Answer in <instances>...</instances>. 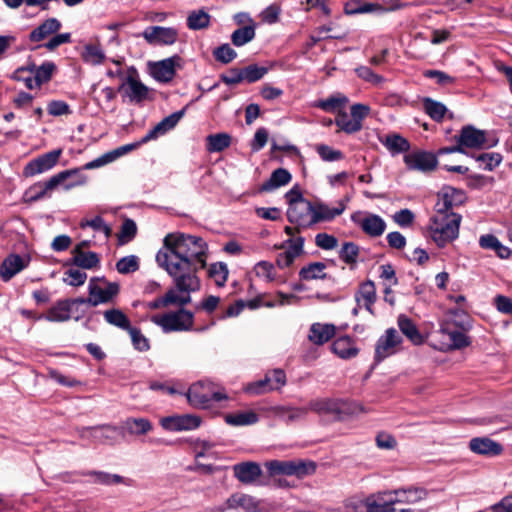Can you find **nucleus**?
<instances>
[{"label":"nucleus","mask_w":512,"mask_h":512,"mask_svg":"<svg viewBox=\"0 0 512 512\" xmlns=\"http://www.w3.org/2000/svg\"><path fill=\"white\" fill-rule=\"evenodd\" d=\"M201 422V418L193 414L171 415L160 419L162 428L172 432L195 430Z\"/></svg>","instance_id":"ddd939ff"},{"label":"nucleus","mask_w":512,"mask_h":512,"mask_svg":"<svg viewBox=\"0 0 512 512\" xmlns=\"http://www.w3.org/2000/svg\"><path fill=\"white\" fill-rule=\"evenodd\" d=\"M244 391L250 395H262L274 391L271 385V375L266 373L263 379L248 383Z\"/></svg>","instance_id":"49530a36"},{"label":"nucleus","mask_w":512,"mask_h":512,"mask_svg":"<svg viewBox=\"0 0 512 512\" xmlns=\"http://www.w3.org/2000/svg\"><path fill=\"white\" fill-rule=\"evenodd\" d=\"M180 57L172 56L149 65L150 74L158 82H170L176 73V66L179 65Z\"/></svg>","instance_id":"412c9836"},{"label":"nucleus","mask_w":512,"mask_h":512,"mask_svg":"<svg viewBox=\"0 0 512 512\" xmlns=\"http://www.w3.org/2000/svg\"><path fill=\"white\" fill-rule=\"evenodd\" d=\"M119 91L129 98L130 102L141 103L148 97V87L137 77L136 71L132 70L125 81L119 86Z\"/></svg>","instance_id":"f3484780"},{"label":"nucleus","mask_w":512,"mask_h":512,"mask_svg":"<svg viewBox=\"0 0 512 512\" xmlns=\"http://www.w3.org/2000/svg\"><path fill=\"white\" fill-rule=\"evenodd\" d=\"M332 351L342 359H350L355 357L359 350L353 339L349 336L337 338L331 345Z\"/></svg>","instance_id":"473e14b6"},{"label":"nucleus","mask_w":512,"mask_h":512,"mask_svg":"<svg viewBox=\"0 0 512 512\" xmlns=\"http://www.w3.org/2000/svg\"><path fill=\"white\" fill-rule=\"evenodd\" d=\"M142 36L151 45H172L178 39V30L174 27L150 26Z\"/></svg>","instance_id":"a211bd4d"},{"label":"nucleus","mask_w":512,"mask_h":512,"mask_svg":"<svg viewBox=\"0 0 512 512\" xmlns=\"http://www.w3.org/2000/svg\"><path fill=\"white\" fill-rule=\"evenodd\" d=\"M445 322H450V326L467 331L471 328V321L467 313L463 309L450 310L448 319Z\"/></svg>","instance_id":"09e8293b"},{"label":"nucleus","mask_w":512,"mask_h":512,"mask_svg":"<svg viewBox=\"0 0 512 512\" xmlns=\"http://www.w3.org/2000/svg\"><path fill=\"white\" fill-rule=\"evenodd\" d=\"M404 162L408 169L417 170L423 173L433 171L438 164L435 154L428 151H412L404 156Z\"/></svg>","instance_id":"4468645a"},{"label":"nucleus","mask_w":512,"mask_h":512,"mask_svg":"<svg viewBox=\"0 0 512 512\" xmlns=\"http://www.w3.org/2000/svg\"><path fill=\"white\" fill-rule=\"evenodd\" d=\"M61 153V149L52 150L31 160L24 168V175L32 177L52 169L57 164Z\"/></svg>","instance_id":"6ab92c4d"},{"label":"nucleus","mask_w":512,"mask_h":512,"mask_svg":"<svg viewBox=\"0 0 512 512\" xmlns=\"http://www.w3.org/2000/svg\"><path fill=\"white\" fill-rule=\"evenodd\" d=\"M116 269L120 274H130L139 269V258L135 255L125 256L116 263Z\"/></svg>","instance_id":"680f3d73"},{"label":"nucleus","mask_w":512,"mask_h":512,"mask_svg":"<svg viewBox=\"0 0 512 512\" xmlns=\"http://www.w3.org/2000/svg\"><path fill=\"white\" fill-rule=\"evenodd\" d=\"M87 274L79 269H69L65 272L63 281L70 286H81L85 283Z\"/></svg>","instance_id":"338daca9"},{"label":"nucleus","mask_w":512,"mask_h":512,"mask_svg":"<svg viewBox=\"0 0 512 512\" xmlns=\"http://www.w3.org/2000/svg\"><path fill=\"white\" fill-rule=\"evenodd\" d=\"M216 447V443L211 440L197 439L193 443V449L195 451V458H216V454L214 452V448Z\"/></svg>","instance_id":"6e6d98bb"},{"label":"nucleus","mask_w":512,"mask_h":512,"mask_svg":"<svg viewBox=\"0 0 512 512\" xmlns=\"http://www.w3.org/2000/svg\"><path fill=\"white\" fill-rule=\"evenodd\" d=\"M461 220L458 213L435 211L427 226V236L437 247L443 248L458 238Z\"/></svg>","instance_id":"f03ea898"},{"label":"nucleus","mask_w":512,"mask_h":512,"mask_svg":"<svg viewBox=\"0 0 512 512\" xmlns=\"http://www.w3.org/2000/svg\"><path fill=\"white\" fill-rule=\"evenodd\" d=\"M104 320L117 328H120L122 330H130L131 324L129 318L126 316V314L117 308H112L105 310L103 312Z\"/></svg>","instance_id":"a19ab883"},{"label":"nucleus","mask_w":512,"mask_h":512,"mask_svg":"<svg viewBox=\"0 0 512 512\" xmlns=\"http://www.w3.org/2000/svg\"><path fill=\"white\" fill-rule=\"evenodd\" d=\"M359 306L363 305L366 310L373 313L372 306L376 301V288L372 281L362 283L355 294Z\"/></svg>","instance_id":"72a5a7b5"},{"label":"nucleus","mask_w":512,"mask_h":512,"mask_svg":"<svg viewBox=\"0 0 512 512\" xmlns=\"http://www.w3.org/2000/svg\"><path fill=\"white\" fill-rule=\"evenodd\" d=\"M151 321L161 327L165 333L174 331H190L194 326V314L180 307L179 310L162 315H154Z\"/></svg>","instance_id":"423d86ee"},{"label":"nucleus","mask_w":512,"mask_h":512,"mask_svg":"<svg viewBox=\"0 0 512 512\" xmlns=\"http://www.w3.org/2000/svg\"><path fill=\"white\" fill-rule=\"evenodd\" d=\"M74 303H84V300H59L40 318H44L49 322L68 321L71 318V307Z\"/></svg>","instance_id":"b1692460"},{"label":"nucleus","mask_w":512,"mask_h":512,"mask_svg":"<svg viewBox=\"0 0 512 512\" xmlns=\"http://www.w3.org/2000/svg\"><path fill=\"white\" fill-rule=\"evenodd\" d=\"M81 58L86 64L96 66L102 64L106 57L99 45L87 44L83 47Z\"/></svg>","instance_id":"37998d69"},{"label":"nucleus","mask_w":512,"mask_h":512,"mask_svg":"<svg viewBox=\"0 0 512 512\" xmlns=\"http://www.w3.org/2000/svg\"><path fill=\"white\" fill-rule=\"evenodd\" d=\"M269 474L275 475H286V476H297L303 478L311 475L316 470V465L313 462L305 461H280L272 460L265 463Z\"/></svg>","instance_id":"0eeeda50"},{"label":"nucleus","mask_w":512,"mask_h":512,"mask_svg":"<svg viewBox=\"0 0 512 512\" xmlns=\"http://www.w3.org/2000/svg\"><path fill=\"white\" fill-rule=\"evenodd\" d=\"M213 55L218 62L228 64L236 58L237 53L229 44H222L213 51Z\"/></svg>","instance_id":"69168bd1"},{"label":"nucleus","mask_w":512,"mask_h":512,"mask_svg":"<svg viewBox=\"0 0 512 512\" xmlns=\"http://www.w3.org/2000/svg\"><path fill=\"white\" fill-rule=\"evenodd\" d=\"M456 142L461 143L464 150L482 149L486 147V133L483 130L476 129L474 126H464L459 135L455 136Z\"/></svg>","instance_id":"4be33fe9"},{"label":"nucleus","mask_w":512,"mask_h":512,"mask_svg":"<svg viewBox=\"0 0 512 512\" xmlns=\"http://www.w3.org/2000/svg\"><path fill=\"white\" fill-rule=\"evenodd\" d=\"M291 174L284 168H278L274 170L270 178L264 182L260 188V191L270 192L279 187L287 185L291 181Z\"/></svg>","instance_id":"e433bc0d"},{"label":"nucleus","mask_w":512,"mask_h":512,"mask_svg":"<svg viewBox=\"0 0 512 512\" xmlns=\"http://www.w3.org/2000/svg\"><path fill=\"white\" fill-rule=\"evenodd\" d=\"M73 263L82 269H92L99 264V257L95 252H84L81 246L72 250Z\"/></svg>","instance_id":"ea45409f"},{"label":"nucleus","mask_w":512,"mask_h":512,"mask_svg":"<svg viewBox=\"0 0 512 512\" xmlns=\"http://www.w3.org/2000/svg\"><path fill=\"white\" fill-rule=\"evenodd\" d=\"M288 248L277 257V265L280 268L289 267L303 252L304 238L296 237L287 240Z\"/></svg>","instance_id":"7c9ffc66"},{"label":"nucleus","mask_w":512,"mask_h":512,"mask_svg":"<svg viewBox=\"0 0 512 512\" xmlns=\"http://www.w3.org/2000/svg\"><path fill=\"white\" fill-rule=\"evenodd\" d=\"M131 337L132 344L134 348L140 352H145L149 350V340L142 334V332L135 327H130V330H127Z\"/></svg>","instance_id":"0e129e2a"},{"label":"nucleus","mask_w":512,"mask_h":512,"mask_svg":"<svg viewBox=\"0 0 512 512\" xmlns=\"http://www.w3.org/2000/svg\"><path fill=\"white\" fill-rule=\"evenodd\" d=\"M208 275L218 287H223L228 278L227 265L223 262L211 264L208 269Z\"/></svg>","instance_id":"5fc2aeb1"},{"label":"nucleus","mask_w":512,"mask_h":512,"mask_svg":"<svg viewBox=\"0 0 512 512\" xmlns=\"http://www.w3.org/2000/svg\"><path fill=\"white\" fill-rule=\"evenodd\" d=\"M469 448L476 454L486 456H497L503 451L501 444L488 437L472 438L469 442Z\"/></svg>","instance_id":"c756f323"},{"label":"nucleus","mask_w":512,"mask_h":512,"mask_svg":"<svg viewBox=\"0 0 512 512\" xmlns=\"http://www.w3.org/2000/svg\"><path fill=\"white\" fill-rule=\"evenodd\" d=\"M402 342L401 335L393 328L386 330L376 344L375 360L381 362L384 359L394 355L400 348Z\"/></svg>","instance_id":"f8f14e48"},{"label":"nucleus","mask_w":512,"mask_h":512,"mask_svg":"<svg viewBox=\"0 0 512 512\" xmlns=\"http://www.w3.org/2000/svg\"><path fill=\"white\" fill-rule=\"evenodd\" d=\"M346 209L344 200H340L334 207L321 202L313 204V225L319 222H327L341 215Z\"/></svg>","instance_id":"393cba45"},{"label":"nucleus","mask_w":512,"mask_h":512,"mask_svg":"<svg viewBox=\"0 0 512 512\" xmlns=\"http://www.w3.org/2000/svg\"><path fill=\"white\" fill-rule=\"evenodd\" d=\"M502 161V156L499 153H483L476 157V162L480 169L492 171Z\"/></svg>","instance_id":"bf43d9fd"},{"label":"nucleus","mask_w":512,"mask_h":512,"mask_svg":"<svg viewBox=\"0 0 512 512\" xmlns=\"http://www.w3.org/2000/svg\"><path fill=\"white\" fill-rule=\"evenodd\" d=\"M183 115L184 111L182 110L165 117L141 139V143H147L151 140L157 139L161 135L166 134L178 124Z\"/></svg>","instance_id":"a878e982"},{"label":"nucleus","mask_w":512,"mask_h":512,"mask_svg":"<svg viewBox=\"0 0 512 512\" xmlns=\"http://www.w3.org/2000/svg\"><path fill=\"white\" fill-rule=\"evenodd\" d=\"M398 326L401 332L406 335L414 344L422 342V337L415 324L406 316L398 317Z\"/></svg>","instance_id":"de8ad7c7"},{"label":"nucleus","mask_w":512,"mask_h":512,"mask_svg":"<svg viewBox=\"0 0 512 512\" xmlns=\"http://www.w3.org/2000/svg\"><path fill=\"white\" fill-rule=\"evenodd\" d=\"M257 507V502L252 496L242 493H235L226 500L225 505L219 510L220 512H224L228 509L242 512H255Z\"/></svg>","instance_id":"cd10ccee"},{"label":"nucleus","mask_w":512,"mask_h":512,"mask_svg":"<svg viewBox=\"0 0 512 512\" xmlns=\"http://www.w3.org/2000/svg\"><path fill=\"white\" fill-rule=\"evenodd\" d=\"M382 143L393 154L405 152L409 149L408 141L398 134L387 135Z\"/></svg>","instance_id":"603ef678"},{"label":"nucleus","mask_w":512,"mask_h":512,"mask_svg":"<svg viewBox=\"0 0 512 512\" xmlns=\"http://www.w3.org/2000/svg\"><path fill=\"white\" fill-rule=\"evenodd\" d=\"M64 178L65 174H55L45 182L35 183L26 190L24 194L25 201L31 203L50 197L52 191L60 186Z\"/></svg>","instance_id":"2eb2a0df"},{"label":"nucleus","mask_w":512,"mask_h":512,"mask_svg":"<svg viewBox=\"0 0 512 512\" xmlns=\"http://www.w3.org/2000/svg\"><path fill=\"white\" fill-rule=\"evenodd\" d=\"M287 217L291 223L299 227H310L313 225V203L303 198L296 201L291 200L287 210Z\"/></svg>","instance_id":"9d476101"},{"label":"nucleus","mask_w":512,"mask_h":512,"mask_svg":"<svg viewBox=\"0 0 512 512\" xmlns=\"http://www.w3.org/2000/svg\"><path fill=\"white\" fill-rule=\"evenodd\" d=\"M423 107H424L425 112L434 121H437V122L442 121L447 112V108L443 103H441L439 101H435L431 98H425L423 100Z\"/></svg>","instance_id":"8fccbe9b"},{"label":"nucleus","mask_w":512,"mask_h":512,"mask_svg":"<svg viewBox=\"0 0 512 512\" xmlns=\"http://www.w3.org/2000/svg\"><path fill=\"white\" fill-rule=\"evenodd\" d=\"M234 476L244 484L254 483L261 475L262 470L256 462H242L233 466Z\"/></svg>","instance_id":"c85d7f7f"},{"label":"nucleus","mask_w":512,"mask_h":512,"mask_svg":"<svg viewBox=\"0 0 512 512\" xmlns=\"http://www.w3.org/2000/svg\"><path fill=\"white\" fill-rule=\"evenodd\" d=\"M406 5L403 3H397L394 5H390L389 7H384L379 3L367 2L364 0H350L345 5V12L349 15L355 14H367V13H376L382 14L385 12L396 11L404 8Z\"/></svg>","instance_id":"dca6fc26"},{"label":"nucleus","mask_w":512,"mask_h":512,"mask_svg":"<svg viewBox=\"0 0 512 512\" xmlns=\"http://www.w3.org/2000/svg\"><path fill=\"white\" fill-rule=\"evenodd\" d=\"M211 16L203 9L193 10L187 16V27L190 30L206 29L210 25Z\"/></svg>","instance_id":"79ce46f5"},{"label":"nucleus","mask_w":512,"mask_h":512,"mask_svg":"<svg viewBox=\"0 0 512 512\" xmlns=\"http://www.w3.org/2000/svg\"><path fill=\"white\" fill-rule=\"evenodd\" d=\"M351 219L364 233L371 237L381 236L386 229L384 219L373 213L358 211L351 216Z\"/></svg>","instance_id":"9b49d317"},{"label":"nucleus","mask_w":512,"mask_h":512,"mask_svg":"<svg viewBox=\"0 0 512 512\" xmlns=\"http://www.w3.org/2000/svg\"><path fill=\"white\" fill-rule=\"evenodd\" d=\"M60 28L61 23L58 19L49 18L30 33V40L33 42L42 41L48 38L49 36L57 33L60 30Z\"/></svg>","instance_id":"f704fd0d"},{"label":"nucleus","mask_w":512,"mask_h":512,"mask_svg":"<svg viewBox=\"0 0 512 512\" xmlns=\"http://www.w3.org/2000/svg\"><path fill=\"white\" fill-rule=\"evenodd\" d=\"M207 251V243L201 237L170 233L156 254V262L172 279L190 277L196 292L201 286L197 273L206 267Z\"/></svg>","instance_id":"f257e3e1"},{"label":"nucleus","mask_w":512,"mask_h":512,"mask_svg":"<svg viewBox=\"0 0 512 512\" xmlns=\"http://www.w3.org/2000/svg\"><path fill=\"white\" fill-rule=\"evenodd\" d=\"M314 148L319 157L325 162L340 161L344 158V154L340 150L327 144H316Z\"/></svg>","instance_id":"13d9d810"},{"label":"nucleus","mask_w":512,"mask_h":512,"mask_svg":"<svg viewBox=\"0 0 512 512\" xmlns=\"http://www.w3.org/2000/svg\"><path fill=\"white\" fill-rule=\"evenodd\" d=\"M325 268L326 265L324 263L314 262L303 267L299 272V276L302 280L323 279L326 277Z\"/></svg>","instance_id":"3c124183"},{"label":"nucleus","mask_w":512,"mask_h":512,"mask_svg":"<svg viewBox=\"0 0 512 512\" xmlns=\"http://www.w3.org/2000/svg\"><path fill=\"white\" fill-rule=\"evenodd\" d=\"M29 263V257H22L17 254L7 256L1 267L0 276L4 281H9L16 274L21 272Z\"/></svg>","instance_id":"bb28decb"},{"label":"nucleus","mask_w":512,"mask_h":512,"mask_svg":"<svg viewBox=\"0 0 512 512\" xmlns=\"http://www.w3.org/2000/svg\"><path fill=\"white\" fill-rule=\"evenodd\" d=\"M336 327L329 323H313L309 329L308 339L315 345H323L334 337Z\"/></svg>","instance_id":"2f4dec72"},{"label":"nucleus","mask_w":512,"mask_h":512,"mask_svg":"<svg viewBox=\"0 0 512 512\" xmlns=\"http://www.w3.org/2000/svg\"><path fill=\"white\" fill-rule=\"evenodd\" d=\"M225 422L230 426H249L259 421V416L252 410L238 411L225 415Z\"/></svg>","instance_id":"4c0bfd02"},{"label":"nucleus","mask_w":512,"mask_h":512,"mask_svg":"<svg viewBox=\"0 0 512 512\" xmlns=\"http://www.w3.org/2000/svg\"><path fill=\"white\" fill-rule=\"evenodd\" d=\"M307 407L308 411L315 412L319 415L340 417L344 411V402L333 398H318L311 400Z\"/></svg>","instance_id":"5701e85b"},{"label":"nucleus","mask_w":512,"mask_h":512,"mask_svg":"<svg viewBox=\"0 0 512 512\" xmlns=\"http://www.w3.org/2000/svg\"><path fill=\"white\" fill-rule=\"evenodd\" d=\"M397 496L401 504H414L425 499L427 492L422 488L397 489Z\"/></svg>","instance_id":"a18cd8bd"},{"label":"nucleus","mask_w":512,"mask_h":512,"mask_svg":"<svg viewBox=\"0 0 512 512\" xmlns=\"http://www.w3.org/2000/svg\"><path fill=\"white\" fill-rule=\"evenodd\" d=\"M242 78L248 83H254L260 80L268 72L266 67L258 65H249L241 70Z\"/></svg>","instance_id":"e2e57ef3"},{"label":"nucleus","mask_w":512,"mask_h":512,"mask_svg":"<svg viewBox=\"0 0 512 512\" xmlns=\"http://www.w3.org/2000/svg\"><path fill=\"white\" fill-rule=\"evenodd\" d=\"M122 428L130 435L141 436L149 433L153 429V426L147 418L130 417L123 422Z\"/></svg>","instance_id":"c9c22d12"},{"label":"nucleus","mask_w":512,"mask_h":512,"mask_svg":"<svg viewBox=\"0 0 512 512\" xmlns=\"http://www.w3.org/2000/svg\"><path fill=\"white\" fill-rule=\"evenodd\" d=\"M431 345L439 351L447 352L469 346L470 340L465 331L454 329L450 322H443L440 329L431 335Z\"/></svg>","instance_id":"39448f33"},{"label":"nucleus","mask_w":512,"mask_h":512,"mask_svg":"<svg viewBox=\"0 0 512 512\" xmlns=\"http://www.w3.org/2000/svg\"><path fill=\"white\" fill-rule=\"evenodd\" d=\"M82 228L90 227L97 232H103L106 237H108L111 233L110 227L104 222V220L100 216H96L90 220H83L80 223Z\"/></svg>","instance_id":"774afa93"},{"label":"nucleus","mask_w":512,"mask_h":512,"mask_svg":"<svg viewBox=\"0 0 512 512\" xmlns=\"http://www.w3.org/2000/svg\"><path fill=\"white\" fill-rule=\"evenodd\" d=\"M335 124L339 127L341 131L345 133L351 134L358 132L362 128V123H359L358 120H354L351 116H349L345 112H341L335 119Z\"/></svg>","instance_id":"864d4df0"},{"label":"nucleus","mask_w":512,"mask_h":512,"mask_svg":"<svg viewBox=\"0 0 512 512\" xmlns=\"http://www.w3.org/2000/svg\"><path fill=\"white\" fill-rule=\"evenodd\" d=\"M174 286L169 288L166 293L154 299L147 304V307L152 310L163 309L170 306L185 307L188 305L192 298L194 282L190 277H182L172 279Z\"/></svg>","instance_id":"7ed1b4c3"},{"label":"nucleus","mask_w":512,"mask_h":512,"mask_svg":"<svg viewBox=\"0 0 512 512\" xmlns=\"http://www.w3.org/2000/svg\"><path fill=\"white\" fill-rule=\"evenodd\" d=\"M207 141L210 152H220L230 145L231 138L228 134L218 133L209 135Z\"/></svg>","instance_id":"052dcab7"},{"label":"nucleus","mask_w":512,"mask_h":512,"mask_svg":"<svg viewBox=\"0 0 512 512\" xmlns=\"http://www.w3.org/2000/svg\"><path fill=\"white\" fill-rule=\"evenodd\" d=\"M347 102L348 99L345 96L337 94L327 99L318 101L315 104V106L327 112H336L337 110L342 108Z\"/></svg>","instance_id":"4d7b16f0"},{"label":"nucleus","mask_w":512,"mask_h":512,"mask_svg":"<svg viewBox=\"0 0 512 512\" xmlns=\"http://www.w3.org/2000/svg\"><path fill=\"white\" fill-rule=\"evenodd\" d=\"M256 35V25H246L236 29L231 35L233 45L237 47L244 46L251 42Z\"/></svg>","instance_id":"c03bdc74"},{"label":"nucleus","mask_w":512,"mask_h":512,"mask_svg":"<svg viewBox=\"0 0 512 512\" xmlns=\"http://www.w3.org/2000/svg\"><path fill=\"white\" fill-rule=\"evenodd\" d=\"M347 512H411L409 509L397 511L395 507L387 505L381 495L373 494L365 500L350 501L346 504Z\"/></svg>","instance_id":"1a4fd4ad"},{"label":"nucleus","mask_w":512,"mask_h":512,"mask_svg":"<svg viewBox=\"0 0 512 512\" xmlns=\"http://www.w3.org/2000/svg\"><path fill=\"white\" fill-rule=\"evenodd\" d=\"M81 168L69 169L59 172L65 174V178L60 183L65 191H69L75 187L83 186L87 183V176L81 172Z\"/></svg>","instance_id":"58836bf2"},{"label":"nucleus","mask_w":512,"mask_h":512,"mask_svg":"<svg viewBox=\"0 0 512 512\" xmlns=\"http://www.w3.org/2000/svg\"><path fill=\"white\" fill-rule=\"evenodd\" d=\"M185 396L189 404L198 409H208L213 402L228 399L227 394L217 390L214 383L204 380L193 383Z\"/></svg>","instance_id":"20e7f679"},{"label":"nucleus","mask_w":512,"mask_h":512,"mask_svg":"<svg viewBox=\"0 0 512 512\" xmlns=\"http://www.w3.org/2000/svg\"><path fill=\"white\" fill-rule=\"evenodd\" d=\"M464 193L461 190L446 186L438 194V200L435 204V211L443 213H454L453 207L458 206L464 201Z\"/></svg>","instance_id":"aec40b11"},{"label":"nucleus","mask_w":512,"mask_h":512,"mask_svg":"<svg viewBox=\"0 0 512 512\" xmlns=\"http://www.w3.org/2000/svg\"><path fill=\"white\" fill-rule=\"evenodd\" d=\"M88 289V302L92 306H97L111 302L118 295L120 287L116 282H108L105 279H91Z\"/></svg>","instance_id":"6e6552de"}]
</instances>
